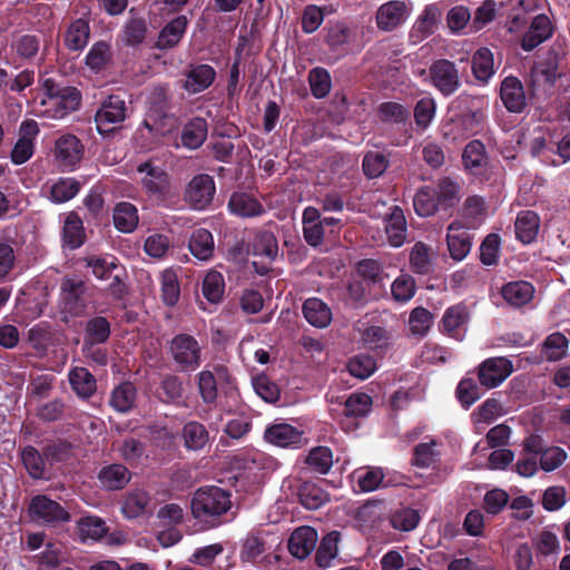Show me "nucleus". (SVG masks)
Masks as SVG:
<instances>
[{"label": "nucleus", "instance_id": "obj_17", "mask_svg": "<svg viewBox=\"0 0 570 570\" xmlns=\"http://www.w3.org/2000/svg\"><path fill=\"white\" fill-rule=\"evenodd\" d=\"M248 254L265 256L268 261H274L278 254L276 236L266 228L254 229L253 238L245 243V255Z\"/></svg>", "mask_w": 570, "mask_h": 570}, {"label": "nucleus", "instance_id": "obj_8", "mask_svg": "<svg viewBox=\"0 0 570 570\" xmlns=\"http://www.w3.org/2000/svg\"><path fill=\"white\" fill-rule=\"evenodd\" d=\"M429 77L434 89L444 97L454 95L461 86L456 65L446 58L432 62L429 68Z\"/></svg>", "mask_w": 570, "mask_h": 570}, {"label": "nucleus", "instance_id": "obj_24", "mask_svg": "<svg viewBox=\"0 0 570 570\" xmlns=\"http://www.w3.org/2000/svg\"><path fill=\"white\" fill-rule=\"evenodd\" d=\"M216 70L209 65H197L186 72L184 88L190 94L207 90L216 79Z\"/></svg>", "mask_w": 570, "mask_h": 570}, {"label": "nucleus", "instance_id": "obj_43", "mask_svg": "<svg viewBox=\"0 0 570 570\" xmlns=\"http://www.w3.org/2000/svg\"><path fill=\"white\" fill-rule=\"evenodd\" d=\"M440 16L441 12L436 4H428L416 19L411 30V37L416 36L417 39L423 40L432 35L435 31V23Z\"/></svg>", "mask_w": 570, "mask_h": 570}, {"label": "nucleus", "instance_id": "obj_53", "mask_svg": "<svg viewBox=\"0 0 570 570\" xmlns=\"http://www.w3.org/2000/svg\"><path fill=\"white\" fill-rule=\"evenodd\" d=\"M185 448L199 450L208 442V432L205 425L197 421L186 422L183 429Z\"/></svg>", "mask_w": 570, "mask_h": 570}, {"label": "nucleus", "instance_id": "obj_64", "mask_svg": "<svg viewBox=\"0 0 570 570\" xmlns=\"http://www.w3.org/2000/svg\"><path fill=\"white\" fill-rule=\"evenodd\" d=\"M108 528L106 523L97 517H86L78 521V532L82 540H99L106 535Z\"/></svg>", "mask_w": 570, "mask_h": 570}, {"label": "nucleus", "instance_id": "obj_36", "mask_svg": "<svg viewBox=\"0 0 570 570\" xmlns=\"http://www.w3.org/2000/svg\"><path fill=\"white\" fill-rule=\"evenodd\" d=\"M68 380L72 391L79 397L88 399L97 391V381L86 367H75L70 370Z\"/></svg>", "mask_w": 570, "mask_h": 570}, {"label": "nucleus", "instance_id": "obj_49", "mask_svg": "<svg viewBox=\"0 0 570 570\" xmlns=\"http://www.w3.org/2000/svg\"><path fill=\"white\" fill-rule=\"evenodd\" d=\"M413 207L417 215L422 217L432 216L440 212L435 199V189L433 186H422L417 189L413 198Z\"/></svg>", "mask_w": 570, "mask_h": 570}, {"label": "nucleus", "instance_id": "obj_52", "mask_svg": "<svg viewBox=\"0 0 570 570\" xmlns=\"http://www.w3.org/2000/svg\"><path fill=\"white\" fill-rule=\"evenodd\" d=\"M472 377H464L456 384V399L464 409H470L479 399L482 397V389Z\"/></svg>", "mask_w": 570, "mask_h": 570}, {"label": "nucleus", "instance_id": "obj_29", "mask_svg": "<svg viewBox=\"0 0 570 570\" xmlns=\"http://www.w3.org/2000/svg\"><path fill=\"white\" fill-rule=\"evenodd\" d=\"M100 485L107 490H120L131 480L130 471L122 463H110L98 473Z\"/></svg>", "mask_w": 570, "mask_h": 570}, {"label": "nucleus", "instance_id": "obj_7", "mask_svg": "<svg viewBox=\"0 0 570 570\" xmlns=\"http://www.w3.org/2000/svg\"><path fill=\"white\" fill-rule=\"evenodd\" d=\"M42 89L51 100L58 117L62 118L65 115L78 110L81 94L77 87L62 85L52 78H48L43 80Z\"/></svg>", "mask_w": 570, "mask_h": 570}, {"label": "nucleus", "instance_id": "obj_15", "mask_svg": "<svg viewBox=\"0 0 570 570\" xmlns=\"http://www.w3.org/2000/svg\"><path fill=\"white\" fill-rule=\"evenodd\" d=\"M500 97L510 112H522L528 107L524 86L518 77H505L500 85Z\"/></svg>", "mask_w": 570, "mask_h": 570}, {"label": "nucleus", "instance_id": "obj_6", "mask_svg": "<svg viewBox=\"0 0 570 570\" xmlns=\"http://www.w3.org/2000/svg\"><path fill=\"white\" fill-rule=\"evenodd\" d=\"M127 107L126 99L120 95H110L100 104V108L95 114L97 131L102 136L114 134L120 128L126 119Z\"/></svg>", "mask_w": 570, "mask_h": 570}, {"label": "nucleus", "instance_id": "obj_30", "mask_svg": "<svg viewBox=\"0 0 570 570\" xmlns=\"http://www.w3.org/2000/svg\"><path fill=\"white\" fill-rule=\"evenodd\" d=\"M407 223L403 210L395 206L385 219V234L392 247H401L406 239Z\"/></svg>", "mask_w": 570, "mask_h": 570}, {"label": "nucleus", "instance_id": "obj_12", "mask_svg": "<svg viewBox=\"0 0 570 570\" xmlns=\"http://www.w3.org/2000/svg\"><path fill=\"white\" fill-rule=\"evenodd\" d=\"M341 409V424L344 429L356 430L360 425L356 420L364 419L370 414L373 407V399L364 392H353L338 402Z\"/></svg>", "mask_w": 570, "mask_h": 570}, {"label": "nucleus", "instance_id": "obj_42", "mask_svg": "<svg viewBox=\"0 0 570 570\" xmlns=\"http://www.w3.org/2000/svg\"><path fill=\"white\" fill-rule=\"evenodd\" d=\"M184 383L180 377L176 375H165L160 380V385L157 391L159 401L165 404H179L184 396Z\"/></svg>", "mask_w": 570, "mask_h": 570}, {"label": "nucleus", "instance_id": "obj_3", "mask_svg": "<svg viewBox=\"0 0 570 570\" xmlns=\"http://www.w3.org/2000/svg\"><path fill=\"white\" fill-rule=\"evenodd\" d=\"M462 164L464 170L481 184L497 183L504 171L501 165L491 163L481 140H472L464 147Z\"/></svg>", "mask_w": 570, "mask_h": 570}, {"label": "nucleus", "instance_id": "obj_44", "mask_svg": "<svg viewBox=\"0 0 570 570\" xmlns=\"http://www.w3.org/2000/svg\"><path fill=\"white\" fill-rule=\"evenodd\" d=\"M341 534L338 531L328 532L324 535L316 549L314 559L318 567L326 568L338 553Z\"/></svg>", "mask_w": 570, "mask_h": 570}, {"label": "nucleus", "instance_id": "obj_16", "mask_svg": "<svg viewBox=\"0 0 570 570\" xmlns=\"http://www.w3.org/2000/svg\"><path fill=\"white\" fill-rule=\"evenodd\" d=\"M267 443L281 448H299L304 441V432L289 423H274L265 431Z\"/></svg>", "mask_w": 570, "mask_h": 570}, {"label": "nucleus", "instance_id": "obj_41", "mask_svg": "<svg viewBox=\"0 0 570 570\" xmlns=\"http://www.w3.org/2000/svg\"><path fill=\"white\" fill-rule=\"evenodd\" d=\"M136 399V385L131 382H122L114 389L109 404L114 410L125 413L135 406Z\"/></svg>", "mask_w": 570, "mask_h": 570}, {"label": "nucleus", "instance_id": "obj_19", "mask_svg": "<svg viewBox=\"0 0 570 570\" xmlns=\"http://www.w3.org/2000/svg\"><path fill=\"white\" fill-rule=\"evenodd\" d=\"M317 532L311 525H302L292 532L288 540V550L291 554L299 560L309 556L316 546Z\"/></svg>", "mask_w": 570, "mask_h": 570}, {"label": "nucleus", "instance_id": "obj_23", "mask_svg": "<svg viewBox=\"0 0 570 570\" xmlns=\"http://www.w3.org/2000/svg\"><path fill=\"white\" fill-rule=\"evenodd\" d=\"M446 243L451 257L456 262L464 259L471 252V235L459 226L458 223L449 225Z\"/></svg>", "mask_w": 570, "mask_h": 570}, {"label": "nucleus", "instance_id": "obj_58", "mask_svg": "<svg viewBox=\"0 0 570 570\" xmlns=\"http://www.w3.org/2000/svg\"><path fill=\"white\" fill-rule=\"evenodd\" d=\"M111 47L106 41L95 42L86 56V65L89 69L95 71L102 70L111 60Z\"/></svg>", "mask_w": 570, "mask_h": 570}, {"label": "nucleus", "instance_id": "obj_11", "mask_svg": "<svg viewBox=\"0 0 570 570\" xmlns=\"http://www.w3.org/2000/svg\"><path fill=\"white\" fill-rule=\"evenodd\" d=\"M476 370L480 385L485 390H492L502 384L514 367L507 356H492L481 362Z\"/></svg>", "mask_w": 570, "mask_h": 570}, {"label": "nucleus", "instance_id": "obj_34", "mask_svg": "<svg viewBox=\"0 0 570 570\" xmlns=\"http://www.w3.org/2000/svg\"><path fill=\"white\" fill-rule=\"evenodd\" d=\"M208 122L206 119L196 117L184 125L180 140L185 148L197 149L207 139Z\"/></svg>", "mask_w": 570, "mask_h": 570}, {"label": "nucleus", "instance_id": "obj_35", "mask_svg": "<svg viewBox=\"0 0 570 570\" xmlns=\"http://www.w3.org/2000/svg\"><path fill=\"white\" fill-rule=\"evenodd\" d=\"M517 239L523 244L533 242L540 229V216L533 210H521L515 222Z\"/></svg>", "mask_w": 570, "mask_h": 570}, {"label": "nucleus", "instance_id": "obj_18", "mask_svg": "<svg viewBox=\"0 0 570 570\" xmlns=\"http://www.w3.org/2000/svg\"><path fill=\"white\" fill-rule=\"evenodd\" d=\"M407 18V8L403 1H389L376 10L375 21L380 30L392 31Z\"/></svg>", "mask_w": 570, "mask_h": 570}, {"label": "nucleus", "instance_id": "obj_20", "mask_svg": "<svg viewBox=\"0 0 570 570\" xmlns=\"http://www.w3.org/2000/svg\"><path fill=\"white\" fill-rule=\"evenodd\" d=\"M228 208L232 214L252 219L263 215L266 210L261 202L246 191H233L228 200Z\"/></svg>", "mask_w": 570, "mask_h": 570}, {"label": "nucleus", "instance_id": "obj_54", "mask_svg": "<svg viewBox=\"0 0 570 570\" xmlns=\"http://www.w3.org/2000/svg\"><path fill=\"white\" fill-rule=\"evenodd\" d=\"M346 366L351 376L365 380L375 372L376 361L372 355L361 353L350 357Z\"/></svg>", "mask_w": 570, "mask_h": 570}, {"label": "nucleus", "instance_id": "obj_61", "mask_svg": "<svg viewBox=\"0 0 570 570\" xmlns=\"http://www.w3.org/2000/svg\"><path fill=\"white\" fill-rule=\"evenodd\" d=\"M484 114L481 109H468L460 112L456 117V126L463 135L471 136L482 131Z\"/></svg>", "mask_w": 570, "mask_h": 570}, {"label": "nucleus", "instance_id": "obj_26", "mask_svg": "<svg viewBox=\"0 0 570 570\" xmlns=\"http://www.w3.org/2000/svg\"><path fill=\"white\" fill-rule=\"evenodd\" d=\"M361 341L368 351L384 355L392 344V333L386 327L372 325L363 330Z\"/></svg>", "mask_w": 570, "mask_h": 570}, {"label": "nucleus", "instance_id": "obj_63", "mask_svg": "<svg viewBox=\"0 0 570 570\" xmlns=\"http://www.w3.org/2000/svg\"><path fill=\"white\" fill-rule=\"evenodd\" d=\"M356 482L362 491H374L384 481V471L381 468H365L354 472Z\"/></svg>", "mask_w": 570, "mask_h": 570}, {"label": "nucleus", "instance_id": "obj_2", "mask_svg": "<svg viewBox=\"0 0 570 570\" xmlns=\"http://www.w3.org/2000/svg\"><path fill=\"white\" fill-rule=\"evenodd\" d=\"M136 170L142 175L140 185L148 199L158 207H171L175 203V191L170 183V175L150 160L138 164Z\"/></svg>", "mask_w": 570, "mask_h": 570}, {"label": "nucleus", "instance_id": "obj_60", "mask_svg": "<svg viewBox=\"0 0 570 570\" xmlns=\"http://www.w3.org/2000/svg\"><path fill=\"white\" fill-rule=\"evenodd\" d=\"M308 82L312 95L322 99L328 96L332 87L331 76L327 69L315 67L308 72Z\"/></svg>", "mask_w": 570, "mask_h": 570}, {"label": "nucleus", "instance_id": "obj_31", "mask_svg": "<svg viewBox=\"0 0 570 570\" xmlns=\"http://www.w3.org/2000/svg\"><path fill=\"white\" fill-rule=\"evenodd\" d=\"M435 199L439 210H449L455 207L460 199V185L458 181L452 180L451 177H442L435 184Z\"/></svg>", "mask_w": 570, "mask_h": 570}, {"label": "nucleus", "instance_id": "obj_37", "mask_svg": "<svg viewBox=\"0 0 570 570\" xmlns=\"http://www.w3.org/2000/svg\"><path fill=\"white\" fill-rule=\"evenodd\" d=\"M436 445L434 440L416 444L413 448L412 465L420 469H435L441 461V453Z\"/></svg>", "mask_w": 570, "mask_h": 570}, {"label": "nucleus", "instance_id": "obj_25", "mask_svg": "<svg viewBox=\"0 0 570 570\" xmlns=\"http://www.w3.org/2000/svg\"><path fill=\"white\" fill-rule=\"evenodd\" d=\"M87 236L81 217L77 212H70L65 218L62 227L63 246L70 250L78 249L85 243Z\"/></svg>", "mask_w": 570, "mask_h": 570}, {"label": "nucleus", "instance_id": "obj_13", "mask_svg": "<svg viewBox=\"0 0 570 570\" xmlns=\"http://www.w3.org/2000/svg\"><path fill=\"white\" fill-rule=\"evenodd\" d=\"M83 145L76 135L67 134L59 137L55 144V157L61 167L73 170L83 157Z\"/></svg>", "mask_w": 570, "mask_h": 570}, {"label": "nucleus", "instance_id": "obj_10", "mask_svg": "<svg viewBox=\"0 0 570 570\" xmlns=\"http://www.w3.org/2000/svg\"><path fill=\"white\" fill-rule=\"evenodd\" d=\"M216 193L214 177L209 174H196L185 187V202L194 210L209 208Z\"/></svg>", "mask_w": 570, "mask_h": 570}, {"label": "nucleus", "instance_id": "obj_59", "mask_svg": "<svg viewBox=\"0 0 570 570\" xmlns=\"http://www.w3.org/2000/svg\"><path fill=\"white\" fill-rule=\"evenodd\" d=\"M147 31L145 19L131 18L125 22L122 41L126 46L137 47L145 41Z\"/></svg>", "mask_w": 570, "mask_h": 570}, {"label": "nucleus", "instance_id": "obj_62", "mask_svg": "<svg viewBox=\"0 0 570 570\" xmlns=\"http://www.w3.org/2000/svg\"><path fill=\"white\" fill-rule=\"evenodd\" d=\"M305 462L315 472L326 474L333 464L332 450L328 446H315L306 456Z\"/></svg>", "mask_w": 570, "mask_h": 570}, {"label": "nucleus", "instance_id": "obj_46", "mask_svg": "<svg viewBox=\"0 0 570 570\" xmlns=\"http://www.w3.org/2000/svg\"><path fill=\"white\" fill-rule=\"evenodd\" d=\"M180 298V286L176 273L166 268L160 274V299L166 306H175Z\"/></svg>", "mask_w": 570, "mask_h": 570}, {"label": "nucleus", "instance_id": "obj_22", "mask_svg": "<svg viewBox=\"0 0 570 570\" xmlns=\"http://www.w3.org/2000/svg\"><path fill=\"white\" fill-rule=\"evenodd\" d=\"M90 39V22L85 18L72 20L65 30L63 42L69 51L78 52L86 48Z\"/></svg>", "mask_w": 570, "mask_h": 570}, {"label": "nucleus", "instance_id": "obj_32", "mask_svg": "<svg viewBox=\"0 0 570 570\" xmlns=\"http://www.w3.org/2000/svg\"><path fill=\"white\" fill-rule=\"evenodd\" d=\"M303 316L308 324L317 328L327 327L332 321V312L327 303L315 297L304 302Z\"/></svg>", "mask_w": 570, "mask_h": 570}, {"label": "nucleus", "instance_id": "obj_48", "mask_svg": "<svg viewBox=\"0 0 570 570\" xmlns=\"http://www.w3.org/2000/svg\"><path fill=\"white\" fill-rule=\"evenodd\" d=\"M470 318L468 306L464 304H456L449 306L445 309L442 326L446 333L455 337L459 328L466 324Z\"/></svg>", "mask_w": 570, "mask_h": 570}, {"label": "nucleus", "instance_id": "obj_47", "mask_svg": "<svg viewBox=\"0 0 570 570\" xmlns=\"http://www.w3.org/2000/svg\"><path fill=\"white\" fill-rule=\"evenodd\" d=\"M569 341L561 332L549 334L541 345V354L548 362H558L567 354Z\"/></svg>", "mask_w": 570, "mask_h": 570}, {"label": "nucleus", "instance_id": "obj_5", "mask_svg": "<svg viewBox=\"0 0 570 570\" xmlns=\"http://www.w3.org/2000/svg\"><path fill=\"white\" fill-rule=\"evenodd\" d=\"M168 350L171 360L180 371H195L202 364V346L191 334H175Z\"/></svg>", "mask_w": 570, "mask_h": 570}, {"label": "nucleus", "instance_id": "obj_50", "mask_svg": "<svg viewBox=\"0 0 570 570\" xmlns=\"http://www.w3.org/2000/svg\"><path fill=\"white\" fill-rule=\"evenodd\" d=\"M80 184L75 177H59L50 188V199L53 203H66L76 197Z\"/></svg>", "mask_w": 570, "mask_h": 570}, {"label": "nucleus", "instance_id": "obj_27", "mask_svg": "<svg viewBox=\"0 0 570 570\" xmlns=\"http://www.w3.org/2000/svg\"><path fill=\"white\" fill-rule=\"evenodd\" d=\"M188 249L197 261H210L215 252V242L209 229L204 227L194 229L188 239Z\"/></svg>", "mask_w": 570, "mask_h": 570}, {"label": "nucleus", "instance_id": "obj_4", "mask_svg": "<svg viewBox=\"0 0 570 570\" xmlns=\"http://www.w3.org/2000/svg\"><path fill=\"white\" fill-rule=\"evenodd\" d=\"M95 301V287L77 277H65L60 284V304L62 312L79 317L86 314L89 304Z\"/></svg>", "mask_w": 570, "mask_h": 570}, {"label": "nucleus", "instance_id": "obj_28", "mask_svg": "<svg viewBox=\"0 0 570 570\" xmlns=\"http://www.w3.org/2000/svg\"><path fill=\"white\" fill-rule=\"evenodd\" d=\"M111 337V323L102 315L89 317L83 325L82 342L105 344Z\"/></svg>", "mask_w": 570, "mask_h": 570}, {"label": "nucleus", "instance_id": "obj_1", "mask_svg": "<svg viewBox=\"0 0 570 570\" xmlns=\"http://www.w3.org/2000/svg\"><path fill=\"white\" fill-rule=\"evenodd\" d=\"M232 508V495L228 490L217 485H205L196 489L190 509L194 518L209 528L220 525Z\"/></svg>", "mask_w": 570, "mask_h": 570}, {"label": "nucleus", "instance_id": "obj_51", "mask_svg": "<svg viewBox=\"0 0 570 570\" xmlns=\"http://www.w3.org/2000/svg\"><path fill=\"white\" fill-rule=\"evenodd\" d=\"M225 291V281L222 273L217 269H210L209 273L204 277L202 284V292L204 297L209 303L222 302Z\"/></svg>", "mask_w": 570, "mask_h": 570}, {"label": "nucleus", "instance_id": "obj_21", "mask_svg": "<svg viewBox=\"0 0 570 570\" xmlns=\"http://www.w3.org/2000/svg\"><path fill=\"white\" fill-rule=\"evenodd\" d=\"M187 27L188 19L183 14L166 22L158 35L156 47L159 50H170V48H175L183 40Z\"/></svg>", "mask_w": 570, "mask_h": 570}, {"label": "nucleus", "instance_id": "obj_38", "mask_svg": "<svg viewBox=\"0 0 570 570\" xmlns=\"http://www.w3.org/2000/svg\"><path fill=\"white\" fill-rule=\"evenodd\" d=\"M298 498L305 509L316 510L327 503L328 492L318 483L305 481L298 488Z\"/></svg>", "mask_w": 570, "mask_h": 570}, {"label": "nucleus", "instance_id": "obj_33", "mask_svg": "<svg viewBox=\"0 0 570 570\" xmlns=\"http://www.w3.org/2000/svg\"><path fill=\"white\" fill-rule=\"evenodd\" d=\"M139 225V212L130 202H119L114 207V226L122 234H130Z\"/></svg>", "mask_w": 570, "mask_h": 570}, {"label": "nucleus", "instance_id": "obj_45", "mask_svg": "<svg viewBox=\"0 0 570 570\" xmlns=\"http://www.w3.org/2000/svg\"><path fill=\"white\" fill-rule=\"evenodd\" d=\"M504 301L514 306L528 304L533 297V286L527 281H514L502 288Z\"/></svg>", "mask_w": 570, "mask_h": 570}, {"label": "nucleus", "instance_id": "obj_9", "mask_svg": "<svg viewBox=\"0 0 570 570\" xmlns=\"http://www.w3.org/2000/svg\"><path fill=\"white\" fill-rule=\"evenodd\" d=\"M29 515L32 521L46 525H56L70 520V513L62 505L43 494L31 498Z\"/></svg>", "mask_w": 570, "mask_h": 570}, {"label": "nucleus", "instance_id": "obj_14", "mask_svg": "<svg viewBox=\"0 0 570 570\" xmlns=\"http://www.w3.org/2000/svg\"><path fill=\"white\" fill-rule=\"evenodd\" d=\"M553 29L552 20L548 16L541 13L533 17L522 36L521 49L527 52L534 50V48L552 37Z\"/></svg>", "mask_w": 570, "mask_h": 570}, {"label": "nucleus", "instance_id": "obj_56", "mask_svg": "<svg viewBox=\"0 0 570 570\" xmlns=\"http://www.w3.org/2000/svg\"><path fill=\"white\" fill-rule=\"evenodd\" d=\"M40 38L37 35L26 33L18 37L10 45L11 50L21 59L31 60L40 50Z\"/></svg>", "mask_w": 570, "mask_h": 570}, {"label": "nucleus", "instance_id": "obj_55", "mask_svg": "<svg viewBox=\"0 0 570 570\" xmlns=\"http://www.w3.org/2000/svg\"><path fill=\"white\" fill-rule=\"evenodd\" d=\"M197 390L203 403L213 405L217 402V381L210 370H203L197 373Z\"/></svg>", "mask_w": 570, "mask_h": 570}, {"label": "nucleus", "instance_id": "obj_57", "mask_svg": "<svg viewBox=\"0 0 570 570\" xmlns=\"http://www.w3.org/2000/svg\"><path fill=\"white\" fill-rule=\"evenodd\" d=\"M390 160L386 155L377 150H367L363 156V174L367 178H377L387 169Z\"/></svg>", "mask_w": 570, "mask_h": 570}, {"label": "nucleus", "instance_id": "obj_40", "mask_svg": "<svg viewBox=\"0 0 570 570\" xmlns=\"http://www.w3.org/2000/svg\"><path fill=\"white\" fill-rule=\"evenodd\" d=\"M149 504V493L142 489H135L125 494L121 511L126 519H137L145 513Z\"/></svg>", "mask_w": 570, "mask_h": 570}, {"label": "nucleus", "instance_id": "obj_39", "mask_svg": "<svg viewBox=\"0 0 570 570\" xmlns=\"http://www.w3.org/2000/svg\"><path fill=\"white\" fill-rule=\"evenodd\" d=\"M471 70L473 77L482 82H489L494 73L493 52L488 47H481L471 58Z\"/></svg>", "mask_w": 570, "mask_h": 570}]
</instances>
